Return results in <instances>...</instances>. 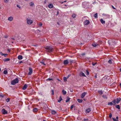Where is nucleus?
<instances>
[{"instance_id": "f257e3e1", "label": "nucleus", "mask_w": 121, "mask_h": 121, "mask_svg": "<svg viewBox=\"0 0 121 121\" xmlns=\"http://www.w3.org/2000/svg\"><path fill=\"white\" fill-rule=\"evenodd\" d=\"M88 18V17H84L82 18V20L84 22V24L86 25L89 24L90 23L89 21L87 20Z\"/></svg>"}, {"instance_id": "f03ea898", "label": "nucleus", "mask_w": 121, "mask_h": 121, "mask_svg": "<svg viewBox=\"0 0 121 121\" xmlns=\"http://www.w3.org/2000/svg\"><path fill=\"white\" fill-rule=\"evenodd\" d=\"M90 3L89 2H84L83 3V7L85 8H87L89 7Z\"/></svg>"}, {"instance_id": "7ed1b4c3", "label": "nucleus", "mask_w": 121, "mask_h": 121, "mask_svg": "<svg viewBox=\"0 0 121 121\" xmlns=\"http://www.w3.org/2000/svg\"><path fill=\"white\" fill-rule=\"evenodd\" d=\"M44 48L47 50V51L49 52H52L53 50V48L52 47L49 46L45 47Z\"/></svg>"}, {"instance_id": "20e7f679", "label": "nucleus", "mask_w": 121, "mask_h": 121, "mask_svg": "<svg viewBox=\"0 0 121 121\" xmlns=\"http://www.w3.org/2000/svg\"><path fill=\"white\" fill-rule=\"evenodd\" d=\"M108 43L109 45H113L115 44L116 43L115 42L114 39H110L108 41Z\"/></svg>"}, {"instance_id": "39448f33", "label": "nucleus", "mask_w": 121, "mask_h": 121, "mask_svg": "<svg viewBox=\"0 0 121 121\" xmlns=\"http://www.w3.org/2000/svg\"><path fill=\"white\" fill-rule=\"evenodd\" d=\"M19 81L18 79L16 78L14 80H13L11 82V84L12 85H14L16 83H17Z\"/></svg>"}, {"instance_id": "423d86ee", "label": "nucleus", "mask_w": 121, "mask_h": 121, "mask_svg": "<svg viewBox=\"0 0 121 121\" xmlns=\"http://www.w3.org/2000/svg\"><path fill=\"white\" fill-rule=\"evenodd\" d=\"M33 22V21L30 18H27V23L29 25H31Z\"/></svg>"}, {"instance_id": "0eeeda50", "label": "nucleus", "mask_w": 121, "mask_h": 121, "mask_svg": "<svg viewBox=\"0 0 121 121\" xmlns=\"http://www.w3.org/2000/svg\"><path fill=\"white\" fill-rule=\"evenodd\" d=\"M108 79H107V77L106 76L104 77L102 79V80L103 81H102V82H104V83H105L107 82V81L108 80Z\"/></svg>"}, {"instance_id": "6e6552de", "label": "nucleus", "mask_w": 121, "mask_h": 121, "mask_svg": "<svg viewBox=\"0 0 121 121\" xmlns=\"http://www.w3.org/2000/svg\"><path fill=\"white\" fill-rule=\"evenodd\" d=\"M1 112L3 114L5 115L8 114L7 111L4 108L2 109Z\"/></svg>"}, {"instance_id": "1a4fd4ad", "label": "nucleus", "mask_w": 121, "mask_h": 121, "mask_svg": "<svg viewBox=\"0 0 121 121\" xmlns=\"http://www.w3.org/2000/svg\"><path fill=\"white\" fill-rule=\"evenodd\" d=\"M29 72L28 73V75H31L33 72V70L32 68L31 67L29 68Z\"/></svg>"}, {"instance_id": "9d476101", "label": "nucleus", "mask_w": 121, "mask_h": 121, "mask_svg": "<svg viewBox=\"0 0 121 121\" xmlns=\"http://www.w3.org/2000/svg\"><path fill=\"white\" fill-rule=\"evenodd\" d=\"M79 75L81 77H86V76L85 75L84 73L82 72H81L80 73Z\"/></svg>"}, {"instance_id": "9b49d317", "label": "nucleus", "mask_w": 121, "mask_h": 121, "mask_svg": "<svg viewBox=\"0 0 121 121\" xmlns=\"http://www.w3.org/2000/svg\"><path fill=\"white\" fill-rule=\"evenodd\" d=\"M86 94V93L85 92H84L82 93L81 95V97L82 98H83L85 95Z\"/></svg>"}, {"instance_id": "f8f14e48", "label": "nucleus", "mask_w": 121, "mask_h": 121, "mask_svg": "<svg viewBox=\"0 0 121 121\" xmlns=\"http://www.w3.org/2000/svg\"><path fill=\"white\" fill-rule=\"evenodd\" d=\"M69 62L68 60H65L63 62V64L64 65H66Z\"/></svg>"}, {"instance_id": "ddd939ff", "label": "nucleus", "mask_w": 121, "mask_h": 121, "mask_svg": "<svg viewBox=\"0 0 121 121\" xmlns=\"http://www.w3.org/2000/svg\"><path fill=\"white\" fill-rule=\"evenodd\" d=\"M45 60L44 59L42 60V61H41L40 62V63H42V65H46V64L44 63V62H45Z\"/></svg>"}, {"instance_id": "4468645a", "label": "nucleus", "mask_w": 121, "mask_h": 121, "mask_svg": "<svg viewBox=\"0 0 121 121\" xmlns=\"http://www.w3.org/2000/svg\"><path fill=\"white\" fill-rule=\"evenodd\" d=\"M116 100H117V103L118 104L119 102L121 100V98H117Z\"/></svg>"}, {"instance_id": "2eb2a0df", "label": "nucleus", "mask_w": 121, "mask_h": 121, "mask_svg": "<svg viewBox=\"0 0 121 121\" xmlns=\"http://www.w3.org/2000/svg\"><path fill=\"white\" fill-rule=\"evenodd\" d=\"M27 86L26 84H25L23 86L22 88V89L23 90H25L26 89L27 87Z\"/></svg>"}, {"instance_id": "dca6fc26", "label": "nucleus", "mask_w": 121, "mask_h": 121, "mask_svg": "<svg viewBox=\"0 0 121 121\" xmlns=\"http://www.w3.org/2000/svg\"><path fill=\"white\" fill-rule=\"evenodd\" d=\"M91 110V109L90 108H88L86 110V113H89Z\"/></svg>"}, {"instance_id": "f3484780", "label": "nucleus", "mask_w": 121, "mask_h": 121, "mask_svg": "<svg viewBox=\"0 0 121 121\" xmlns=\"http://www.w3.org/2000/svg\"><path fill=\"white\" fill-rule=\"evenodd\" d=\"M113 105L114 106L115 105L116 103H117L116 100V99H114L113 101H112Z\"/></svg>"}, {"instance_id": "a211bd4d", "label": "nucleus", "mask_w": 121, "mask_h": 121, "mask_svg": "<svg viewBox=\"0 0 121 121\" xmlns=\"http://www.w3.org/2000/svg\"><path fill=\"white\" fill-rule=\"evenodd\" d=\"M53 5L52 4H49L48 5L49 8H52L53 7Z\"/></svg>"}, {"instance_id": "6ab92c4d", "label": "nucleus", "mask_w": 121, "mask_h": 121, "mask_svg": "<svg viewBox=\"0 0 121 121\" xmlns=\"http://www.w3.org/2000/svg\"><path fill=\"white\" fill-rule=\"evenodd\" d=\"M18 59L19 60H22V55H20L18 56Z\"/></svg>"}, {"instance_id": "aec40b11", "label": "nucleus", "mask_w": 121, "mask_h": 121, "mask_svg": "<svg viewBox=\"0 0 121 121\" xmlns=\"http://www.w3.org/2000/svg\"><path fill=\"white\" fill-rule=\"evenodd\" d=\"M0 54L2 56H4L5 57L8 55L7 54H4L1 52H0Z\"/></svg>"}, {"instance_id": "412c9836", "label": "nucleus", "mask_w": 121, "mask_h": 121, "mask_svg": "<svg viewBox=\"0 0 121 121\" xmlns=\"http://www.w3.org/2000/svg\"><path fill=\"white\" fill-rule=\"evenodd\" d=\"M100 21L102 24L105 23V21H104L102 19H100Z\"/></svg>"}, {"instance_id": "4be33fe9", "label": "nucleus", "mask_w": 121, "mask_h": 121, "mask_svg": "<svg viewBox=\"0 0 121 121\" xmlns=\"http://www.w3.org/2000/svg\"><path fill=\"white\" fill-rule=\"evenodd\" d=\"M62 99L61 97V96H60L59 97V99L58 100V102L60 103V101L62 100Z\"/></svg>"}, {"instance_id": "5701e85b", "label": "nucleus", "mask_w": 121, "mask_h": 121, "mask_svg": "<svg viewBox=\"0 0 121 121\" xmlns=\"http://www.w3.org/2000/svg\"><path fill=\"white\" fill-rule=\"evenodd\" d=\"M51 113L53 114H55L56 113V111L54 110H52L51 111Z\"/></svg>"}, {"instance_id": "b1692460", "label": "nucleus", "mask_w": 121, "mask_h": 121, "mask_svg": "<svg viewBox=\"0 0 121 121\" xmlns=\"http://www.w3.org/2000/svg\"><path fill=\"white\" fill-rule=\"evenodd\" d=\"M13 17H10L8 18V20L9 21H12V20H13Z\"/></svg>"}, {"instance_id": "393cba45", "label": "nucleus", "mask_w": 121, "mask_h": 121, "mask_svg": "<svg viewBox=\"0 0 121 121\" xmlns=\"http://www.w3.org/2000/svg\"><path fill=\"white\" fill-rule=\"evenodd\" d=\"M77 101L79 103H81L82 102L83 100L82 99H77Z\"/></svg>"}, {"instance_id": "a878e982", "label": "nucleus", "mask_w": 121, "mask_h": 121, "mask_svg": "<svg viewBox=\"0 0 121 121\" xmlns=\"http://www.w3.org/2000/svg\"><path fill=\"white\" fill-rule=\"evenodd\" d=\"M62 93L63 95H65L66 94V91H65L64 90H63L62 91Z\"/></svg>"}, {"instance_id": "bb28decb", "label": "nucleus", "mask_w": 121, "mask_h": 121, "mask_svg": "<svg viewBox=\"0 0 121 121\" xmlns=\"http://www.w3.org/2000/svg\"><path fill=\"white\" fill-rule=\"evenodd\" d=\"M98 92L100 95H101L103 94V92L102 90L99 91H98Z\"/></svg>"}, {"instance_id": "cd10ccee", "label": "nucleus", "mask_w": 121, "mask_h": 121, "mask_svg": "<svg viewBox=\"0 0 121 121\" xmlns=\"http://www.w3.org/2000/svg\"><path fill=\"white\" fill-rule=\"evenodd\" d=\"M29 5L30 6H33L34 5V3L33 2H31L29 3Z\"/></svg>"}, {"instance_id": "c85d7f7f", "label": "nucleus", "mask_w": 121, "mask_h": 121, "mask_svg": "<svg viewBox=\"0 0 121 121\" xmlns=\"http://www.w3.org/2000/svg\"><path fill=\"white\" fill-rule=\"evenodd\" d=\"M10 60V59L9 58H6L4 60V61H9V60Z\"/></svg>"}, {"instance_id": "c756f323", "label": "nucleus", "mask_w": 121, "mask_h": 121, "mask_svg": "<svg viewBox=\"0 0 121 121\" xmlns=\"http://www.w3.org/2000/svg\"><path fill=\"white\" fill-rule=\"evenodd\" d=\"M103 15L104 16L109 17V15L107 14H103Z\"/></svg>"}, {"instance_id": "7c9ffc66", "label": "nucleus", "mask_w": 121, "mask_h": 121, "mask_svg": "<svg viewBox=\"0 0 121 121\" xmlns=\"http://www.w3.org/2000/svg\"><path fill=\"white\" fill-rule=\"evenodd\" d=\"M70 100V98L69 97H67V99L66 100L65 102L66 103L68 102Z\"/></svg>"}, {"instance_id": "2f4dec72", "label": "nucleus", "mask_w": 121, "mask_h": 121, "mask_svg": "<svg viewBox=\"0 0 121 121\" xmlns=\"http://www.w3.org/2000/svg\"><path fill=\"white\" fill-rule=\"evenodd\" d=\"M108 105H113V103L112 102H112H109L108 103Z\"/></svg>"}, {"instance_id": "473e14b6", "label": "nucleus", "mask_w": 121, "mask_h": 121, "mask_svg": "<svg viewBox=\"0 0 121 121\" xmlns=\"http://www.w3.org/2000/svg\"><path fill=\"white\" fill-rule=\"evenodd\" d=\"M76 16V15L75 14H73L72 15V17L73 18H75Z\"/></svg>"}, {"instance_id": "72a5a7b5", "label": "nucleus", "mask_w": 121, "mask_h": 121, "mask_svg": "<svg viewBox=\"0 0 121 121\" xmlns=\"http://www.w3.org/2000/svg\"><path fill=\"white\" fill-rule=\"evenodd\" d=\"M116 107L118 109H120V106L119 105H116Z\"/></svg>"}, {"instance_id": "f704fd0d", "label": "nucleus", "mask_w": 121, "mask_h": 121, "mask_svg": "<svg viewBox=\"0 0 121 121\" xmlns=\"http://www.w3.org/2000/svg\"><path fill=\"white\" fill-rule=\"evenodd\" d=\"M38 109L37 108H34L33 110V111L34 112L37 111H38Z\"/></svg>"}, {"instance_id": "c9c22d12", "label": "nucleus", "mask_w": 121, "mask_h": 121, "mask_svg": "<svg viewBox=\"0 0 121 121\" xmlns=\"http://www.w3.org/2000/svg\"><path fill=\"white\" fill-rule=\"evenodd\" d=\"M102 97L104 99H107V96L105 95H102Z\"/></svg>"}, {"instance_id": "e433bc0d", "label": "nucleus", "mask_w": 121, "mask_h": 121, "mask_svg": "<svg viewBox=\"0 0 121 121\" xmlns=\"http://www.w3.org/2000/svg\"><path fill=\"white\" fill-rule=\"evenodd\" d=\"M68 79L66 77H64V81L65 82H66L67 81V79Z\"/></svg>"}, {"instance_id": "4c0bfd02", "label": "nucleus", "mask_w": 121, "mask_h": 121, "mask_svg": "<svg viewBox=\"0 0 121 121\" xmlns=\"http://www.w3.org/2000/svg\"><path fill=\"white\" fill-rule=\"evenodd\" d=\"M53 80V79H52L50 78H48L47 79H46L47 81H51V80Z\"/></svg>"}, {"instance_id": "58836bf2", "label": "nucleus", "mask_w": 121, "mask_h": 121, "mask_svg": "<svg viewBox=\"0 0 121 121\" xmlns=\"http://www.w3.org/2000/svg\"><path fill=\"white\" fill-rule=\"evenodd\" d=\"M7 71L6 70H5L4 71L3 73L4 74H6L7 73Z\"/></svg>"}, {"instance_id": "ea45409f", "label": "nucleus", "mask_w": 121, "mask_h": 121, "mask_svg": "<svg viewBox=\"0 0 121 121\" xmlns=\"http://www.w3.org/2000/svg\"><path fill=\"white\" fill-rule=\"evenodd\" d=\"M97 44H96L95 43H93L92 44V45L94 47H96L97 45Z\"/></svg>"}, {"instance_id": "a19ab883", "label": "nucleus", "mask_w": 121, "mask_h": 121, "mask_svg": "<svg viewBox=\"0 0 121 121\" xmlns=\"http://www.w3.org/2000/svg\"><path fill=\"white\" fill-rule=\"evenodd\" d=\"M42 25V23L40 22L38 24V26L40 27H41Z\"/></svg>"}, {"instance_id": "79ce46f5", "label": "nucleus", "mask_w": 121, "mask_h": 121, "mask_svg": "<svg viewBox=\"0 0 121 121\" xmlns=\"http://www.w3.org/2000/svg\"><path fill=\"white\" fill-rule=\"evenodd\" d=\"M97 13H96L94 15V17L96 18H97Z\"/></svg>"}, {"instance_id": "37998d69", "label": "nucleus", "mask_w": 121, "mask_h": 121, "mask_svg": "<svg viewBox=\"0 0 121 121\" xmlns=\"http://www.w3.org/2000/svg\"><path fill=\"white\" fill-rule=\"evenodd\" d=\"M10 99V98H8L6 99V101L7 102H8L9 101Z\"/></svg>"}, {"instance_id": "c03bdc74", "label": "nucleus", "mask_w": 121, "mask_h": 121, "mask_svg": "<svg viewBox=\"0 0 121 121\" xmlns=\"http://www.w3.org/2000/svg\"><path fill=\"white\" fill-rule=\"evenodd\" d=\"M112 119L113 120V121H118V120H117L114 118H112Z\"/></svg>"}, {"instance_id": "a18cd8bd", "label": "nucleus", "mask_w": 121, "mask_h": 121, "mask_svg": "<svg viewBox=\"0 0 121 121\" xmlns=\"http://www.w3.org/2000/svg\"><path fill=\"white\" fill-rule=\"evenodd\" d=\"M69 62L70 63V64H71L73 63V60H69Z\"/></svg>"}, {"instance_id": "49530a36", "label": "nucleus", "mask_w": 121, "mask_h": 121, "mask_svg": "<svg viewBox=\"0 0 121 121\" xmlns=\"http://www.w3.org/2000/svg\"><path fill=\"white\" fill-rule=\"evenodd\" d=\"M112 117V115L111 113H110L109 115V117L110 118H111V117Z\"/></svg>"}, {"instance_id": "de8ad7c7", "label": "nucleus", "mask_w": 121, "mask_h": 121, "mask_svg": "<svg viewBox=\"0 0 121 121\" xmlns=\"http://www.w3.org/2000/svg\"><path fill=\"white\" fill-rule=\"evenodd\" d=\"M86 75H88L89 74V72L88 71L86 70Z\"/></svg>"}, {"instance_id": "09e8293b", "label": "nucleus", "mask_w": 121, "mask_h": 121, "mask_svg": "<svg viewBox=\"0 0 121 121\" xmlns=\"http://www.w3.org/2000/svg\"><path fill=\"white\" fill-rule=\"evenodd\" d=\"M108 62L109 63H112L111 60H109L108 61Z\"/></svg>"}, {"instance_id": "8fccbe9b", "label": "nucleus", "mask_w": 121, "mask_h": 121, "mask_svg": "<svg viewBox=\"0 0 121 121\" xmlns=\"http://www.w3.org/2000/svg\"><path fill=\"white\" fill-rule=\"evenodd\" d=\"M52 95H54V91L53 90H52Z\"/></svg>"}, {"instance_id": "3c124183", "label": "nucleus", "mask_w": 121, "mask_h": 121, "mask_svg": "<svg viewBox=\"0 0 121 121\" xmlns=\"http://www.w3.org/2000/svg\"><path fill=\"white\" fill-rule=\"evenodd\" d=\"M17 7H18L20 9L21 8V7L19 5H18V4L17 5Z\"/></svg>"}, {"instance_id": "603ef678", "label": "nucleus", "mask_w": 121, "mask_h": 121, "mask_svg": "<svg viewBox=\"0 0 121 121\" xmlns=\"http://www.w3.org/2000/svg\"><path fill=\"white\" fill-rule=\"evenodd\" d=\"M71 75V74H69L66 77H67V78H69V77Z\"/></svg>"}, {"instance_id": "864d4df0", "label": "nucleus", "mask_w": 121, "mask_h": 121, "mask_svg": "<svg viewBox=\"0 0 121 121\" xmlns=\"http://www.w3.org/2000/svg\"><path fill=\"white\" fill-rule=\"evenodd\" d=\"M73 105H71L70 107V108L71 109H72L73 108Z\"/></svg>"}, {"instance_id": "5fc2aeb1", "label": "nucleus", "mask_w": 121, "mask_h": 121, "mask_svg": "<svg viewBox=\"0 0 121 121\" xmlns=\"http://www.w3.org/2000/svg\"><path fill=\"white\" fill-rule=\"evenodd\" d=\"M112 8L114 9H116V8L112 5Z\"/></svg>"}, {"instance_id": "6e6d98bb", "label": "nucleus", "mask_w": 121, "mask_h": 121, "mask_svg": "<svg viewBox=\"0 0 121 121\" xmlns=\"http://www.w3.org/2000/svg\"><path fill=\"white\" fill-rule=\"evenodd\" d=\"M4 1L5 2L7 3L9 1V0H4Z\"/></svg>"}, {"instance_id": "4d7b16f0", "label": "nucleus", "mask_w": 121, "mask_h": 121, "mask_svg": "<svg viewBox=\"0 0 121 121\" xmlns=\"http://www.w3.org/2000/svg\"><path fill=\"white\" fill-rule=\"evenodd\" d=\"M96 64V63H94L93 62L92 63V65H93V66H94Z\"/></svg>"}, {"instance_id": "13d9d810", "label": "nucleus", "mask_w": 121, "mask_h": 121, "mask_svg": "<svg viewBox=\"0 0 121 121\" xmlns=\"http://www.w3.org/2000/svg\"><path fill=\"white\" fill-rule=\"evenodd\" d=\"M59 14V12L58 11H57V14H56V15L57 16Z\"/></svg>"}, {"instance_id": "bf43d9fd", "label": "nucleus", "mask_w": 121, "mask_h": 121, "mask_svg": "<svg viewBox=\"0 0 121 121\" xmlns=\"http://www.w3.org/2000/svg\"><path fill=\"white\" fill-rule=\"evenodd\" d=\"M4 97V95H0V97Z\"/></svg>"}, {"instance_id": "052dcab7", "label": "nucleus", "mask_w": 121, "mask_h": 121, "mask_svg": "<svg viewBox=\"0 0 121 121\" xmlns=\"http://www.w3.org/2000/svg\"><path fill=\"white\" fill-rule=\"evenodd\" d=\"M85 55V53H83L81 54L82 55V56H84Z\"/></svg>"}, {"instance_id": "680f3d73", "label": "nucleus", "mask_w": 121, "mask_h": 121, "mask_svg": "<svg viewBox=\"0 0 121 121\" xmlns=\"http://www.w3.org/2000/svg\"><path fill=\"white\" fill-rule=\"evenodd\" d=\"M95 78H97V75H96V74L95 75V77H94Z\"/></svg>"}, {"instance_id": "e2e57ef3", "label": "nucleus", "mask_w": 121, "mask_h": 121, "mask_svg": "<svg viewBox=\"0 0 121 121\" xmlns=\"http://www.w3.org/2000/svg\"><path fill=\"white\" fill-rule=\"evenodd\" d=\"M116 119L117 120H118V116H117L116 117Z\"/></svg>"}, {"instance_id": "0e129e2a", "label": "nucleus", "mask_w": 121, "mask_h": 121, "mask_svg": "<svg viewBox=\"0 0 121 121\" xmlns=\"http://www.w3.org/2000/svg\"><path fill=\"white\" fill-rule=\"evenodd\" d=\"M7 51H8L9 52H10V50L9 49H8L7 50Z\"/></svg>"}, {"instance_id": "69168bd1", "label": "nucleus", "mask_w": 121, "mask_h": 121, "mask_svg": "<svg viewBox=\"0 0 121 121\" xmlns=\"http://www.w3.org/2000/svg\"><path fill=\"white\" fill-rule=\"evenodd\" d=\"M57 80L58 81H60V79H59L58 78L57 79Z\"/></svg>"}, {"instance_id": "338daca9", "label": "nucleus", "mask_w": 121, "mask_h": 121, "mask_svg": "<svg viewBox=\"0 0 121 121\" xmlns=\"http://www.w3.org/2000/svg\"><path fill=\"white\" fill-rule=\"evenodd\" d=\"M11 39H13V40H14V39H15L14 38H11Z\"/></svg>"}, {"instance_id": "774afa93", "label": "nucleus", "mask_w": 121, "mask_h": 121, "mask_svg": "<svg viewBox=\"0 0 121 121\" xmlns=\"http://www.w3.org/2000/svg\"><path fill=\"white\" fill-rule=\"evenodd\" d=\"M61 4H62L63 3H64V1L63 2H61Z\"/></svg>"}]
</instances>
